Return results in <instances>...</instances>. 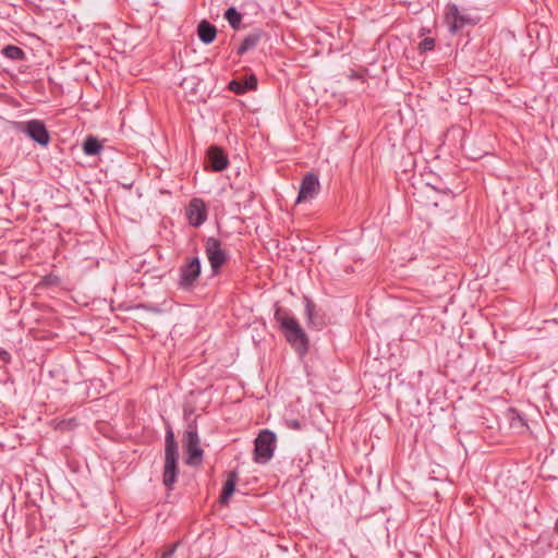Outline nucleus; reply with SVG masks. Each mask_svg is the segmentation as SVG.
<instances>
[{
	"mask_svg": "<svg viewBox=\"0 0 558 558\" xmlns=\"http://www.w3.org/2000/svg\"><path fill=\"white\" fill-rule=\"evenodd\" d=\"M229 89L238 95H242L246 93L245 88L243 87V82H240L238 80H232L229 83Z\"/></svg>",
	"mask_w": 558,
	"mask_h": 558,
	"instance_id": "obj_21",
	"label": "nucleus"
},
{
	"mask_svg": "<svg viewBox=\"0 0 558 558\" xmlns=\"http://www.w3.org/2000/svg\"><path fill=\"white\" fill-rule=\"evenodd\" d=\"M2 447V445L0 444V448Z\"/></svg>",
	"mask_w": 558,
	"mask_h": 558,
	"instance_id": "obj_27",
	"label": "nucleus"
},
{
	"mask_svg": "<svg viewBox=\"0 0 558 558\" xmlns=\"http://www.w3.org/2000/svg\"><path fill=\"white\" fill-rule=\"evenodd\" d=\"M2 54L14 61H22L26 59V53L24 50L17 46L14 45H8L2 49Z\"/></svg>",
	"mask_w": 558,
	"mask_h": 558,
	"instance_id": "obj_17",
	"label": "nucleus"
},
{
	"mask_svg": "<svg viewBox=\"0 0 558 558\" xmlns=\"http://www.w3.org/2000/svg\"><path fill=\"white\" fill-rule=\"evenodd\" d=\"M207 159L213 171L220 172L229 165L228 156L218 146H211L207 150Z\"/></svg>",
	"mask_w": 558,
	"mask_h": 558,
	"instance_id": "obj_11",
	"label": "nucleus"
},
{
	"mask_svg": "<svg viewBox=\"0 0 558 558\" xmlns=\"http://www.w3.org/2000/svg\"><path fill=\"white\" fill-rule=\"evenodd\" d=\"M177 549V544H173L169 549L163 551L160 556V558H172L174 551Z\"/></svg>",
	"mask_w": 558,
	"mask_h": 558,
	"instance_id": "obj_24",
	"label": "nucleus"
},
{
	"mask_svg": "<svg viewBox=\"0 0 558 558\" xmlns=\"http://www.w3.org/2000/svg\"><path fill=\"white\" fill-rule=\"evenodd\" d=\"M178 459V444L175 441L172 429L169 428L166 433L165 465L162 474V483L169 489L172 488L173 484L177 481V476L179 473Z\"/></svg>",
	"mask_w": 558,
	"mask_h": 558,
	"instance_id": "obj_2",
	"label": "nucleus"
},
{
	"mask_svg": "<svg viewBox=\"0 0 558 558\" xmlns=\"http://www.w3.org/2000/svg\"><path fill=\"white\" fill-rule=\"evenodd\" d=\"M434 47H435V39L432 37H426L418 44V50L421 53L432 51L434 49Z\"/></svg>",
	"mask_w": 558,
	"mask_h": 558,
	"instance_id": "obj_20",
	"label": "nucleus"
},
{
	"mask_svg": "<svg viewBox=\"0 0 558 558\" xmlns=\"http://www.w3.org/2000/svg\"><path fill=\"white\" fill-rule=\"evenodd\" d=\"M286 425L290 429H294V430H300L302 428V425H301L300 421H298V420H288L286 422Z\"/></svg>",
	"mask_w": 558,
	"mask_h": 558,
	"instance_id": "obj_23",
	"label": "nucleus"
},
{
	"mask_svg": "<svg viewBox=\"0 0 558 558\" xmlns=\"http://www.w3.org/2000/svg\"><path fill=\"white\" fill-rule=\"evenodd\" d=\"M104 146L101 142L94 137L88 136L83 143V151L87 156H96L102 150Z\"/></svg>",
	"mask_w": 558,
	"mask_h": 558,
	"instance_id": "obj_16",
	"label": "nucleus"
},
{
	"mask_svg": "<svg viewBox=\"0 0 558 558\" xmlns=\"http://www.w3.org/2000/svg\"><path fill=\"white\" fill-rule=\"evenodd\" d=\"M197 35L202 43L209 45L215 40L217 36V29L215 25L206 20H203L197 25Z\"/></svg>",
	"mask_w": 558,
	"mask_h": 558,
	"instance_id": "obj_12",
	"label": "nucleus"
},
{
	"mask_svg": "<svg viewBox=\"0 0 558 558\" xmlns=\"http://www.w3.org/2000/svg\"><path fill=\"white\" fill-rule=\"evenodd\" d=\"M243 87L245 88L246 92L254 90L257 87L256 76L252 74L248 77H246L245 81L243 82Z\"/></svg>",
	"mask_w": 558,
	"mask_h": 558,
	"instance_id": "obj_22",
	"label": "nucleus"
},
{
	"mask_svg": "<svg viewBox=\"0 0 558 558\" xmlns=\"http://www.w3.org/2000/svg\"><path fill=\"white\" fill-rule=\"evenodd\" d=\"M263 32L260 29H255L251 34L244 37L241 45L236 49V53L242 56L246 53L248 50L255 48L262 39Z\"/></svg>",
	"mask_w": 558,
	"mask_h": 558,
	"instance_id": "obj_13",
	"label": "nucleus"
},
{
	"mask_svg": "<svg viewBox=\"0 0 558 558\" xmlns=\"http://www.w3.org/2000/svg\"><path fill=\"white\" fill-rule=\"evenodd\" d=\"M276 448V434L269 429L262 430L255 439L254 461L259 464L267 463L274 456Z\"/></svg>",
	"mask_w": 558,
	"mask_h": 558,
	"instance_id": "obj_6",
	"label": "nucleus"
},
{
	"mask_svg": "<svg viewBox=\"0 0 558 558\" xmlns=\"http://www.w3.org/2000/svg\"><path fill=\"white\" fill-rule=\"evenodd\" d=\"M205 254L210 264L213 275H219L221 267L229 259V254L222 247L221 241L214 236L207 238L205 241Z\"/></svg>",
	"mask_w": 558,
	"mask_h": 558,
	"instance_id": "obj_5",
	"label": "nucleus"
},
{
	"mask_svg": "<svg viewBox=\"0 0 558 558\" xmlns=\"http://www.w3.org/2000/svg\"><path fill=\"white\" fill-rule=\"evenodd\" d=\"M0 359L4 363H10L11 354L8 351H5V350H1L0 351Z\"/></svg>",
	"mask_w": 558,
	"mask_h": 558,
	"instance_id": "obj_25",
	"label": "nucleus"
},
{
	"mask_svg": "<svg viewBox=\"0 0 558 558\" xmlns=\"http://www.w3.org/2000/svg\"><path fill=\"white\" fill-rule=\"evenodd\" d=\"M304 303H305V316H306L307 325L316 327V328H320L324 325V323L317 316L315 303L307 296L304 298Z\"/></svg>",
	"mask_w": 558,
	"mask_h": 558,
	"instance_id": "obj_15",
	"label": "nucleus"
},
{
	"mask_svg": "<svg viewBox=\"0 0 558 558\" xmlns=\"http://www.w3.org/2000/svg\"><path fill=\"white\" fill-rule=\"evenodd\" d=\"M446 22L452 33L460 31L465 24H470L471 20L462 15L456 4H449L446 12Z\"/></svg>",
	"mask_w": 558,
	"mask_h": 558,
	"instance_id": "obj_10",
	"label": "nucleus"
},
{
	"mask_svg": "<svg viewBox=\"0 0 558 558\" xmlns=\"http://www.w3.org/2000/svg\"><path fill=\"white\" fill-rule=\"evenodd\" d=\"M13 128L16 132L25 134L28 138L43 147L50 144L51 137L41 120L15 121Z\"/></svg>",
	"mask_w": 558,
	"mask_h": 558,
	"instance_id": "obj_3",
	"label": "nucleus"
},
{
	"mask_svg": "<svg viewBox=\"0 0 558 558\" xmlns=\"http://www.w3.org/2000/svg\"><path fill=\"white\" fill-rule=\"evenodd\" d=\"M202 264L199 257L187 258L179 269V288L191 291L201 276Z\"/></svg>",
	"mask_w": 558,
	"mask_h": 558,
	"instance_id": "obj_7",
	"label": "nucleus"
},
{
	"mask_svg": "<svg viewBox=\"0 0 558 558\" xmlns=\"http://www.w3.org/2000/svg\"><path fill=\"white\" fill-rule=\"evenodd\" d=\"M93 558H97V557H93Z\"/></svg>",
	"mask_w": 558,
	"mask_h": 558,
	"instance_id": "obj_28",
	"label": "nucleus"
},
{
	"mask_svg": "<svg viewBox=\"0 0 558 558\" xmlns=\"http://www.w3.org/2000/svg\"><path fill=\"white\" fill-rule=\"evenodd\" d=\"M223 16L234 31L240 29L242 14L234 7L227 9Z\"/></svg>",
	"mask_w": 558,
	"mask_h": 558,
	"instance_id": "obj_18",
	"label": "nucleus"
},
{
	"mask_svg": "<svg viewBox=\"0 0 558 558\" xmlns=\"http://www.w3.org/2000/svg\"><path fill=\"white\" fill-rule=\"evenodd\" d=\"M320 187L318 177L313 172H307L301 182L298 203L314 198Z\"/></svg>",
	"mask_w": 558,
	"mask_h": 558,
	"instance_id": "obj_8",
	"label": "nucleus"
},
{
	"mask_svg": "<svg viewBox=\"0 0 558 558\" xmlns=\"http://www.w3.org/2000/svg\"><path fill=\"white\" fill-rule=\"evenodd\" d=\"M186 218L193 227L202 226L207 219L206 205L201 198H193L186 208Z\"/></svg>",
	"mask_w": 558,
	"mask_h": 558,
	"instance_id": "obj_9",
	"label": "nucleus"
},
{
	"mask_svg": "<svg viewBox=\"0 0 558 558\" xmlns=\"http://www.w3.org/2000/svg\"><path fill=\"white\" fill-rule=\"evenodd\" d=\"M555 530L558 533V519L556 520Z\"/></svg>",
	"mask_w": 558,
	"mask_h": 558,
	"instance_id": "obj_26",
	"label": "nucleus"
},
{
	"mask_svg": "<svg viewBox=\"0 0 558 558\" xmlns=\"http://www.w3.org/2000/svg\"><path fill=\"white\" fill-rule=\"evenodd\" d=\"M509 420L510 426L519 432H523L525 428H527L525 418L517 410L511 409L509 411Z\"/></svg>",
	"mask_w": 558,
	"mask_h": 558,
	"instance_id": "obj_19",
	"label": "nucleus"
},
{
	"mask_svg": "<svg viewBox=\"0 0 558 558\" xmlns=\"http://www.w3.org/2000/svg\"><path fill=\"white\" fill-rule=\"evenodd\" d=\"M182 445L187 454L186 463L190 465L199 464L202 462L204 451L201 447L196 423L187 425L182 437Z\"/></svg>",
	"mask_w": 558,
	"mask_h": 558,
	"instance_id": "obj_4",
	"label": "nucleus"
},
{
	"mask_svg": "<svg viewBox=\"0 0 558 558\" xmlns=\"http://www.w3.org/2000/svg\"><path fill=\"white\" fill-rule=\"evenodd\" d=\"M238 480H239V476L235 471H230L228 473V478L223 484L222 493L220 495V502L222 505H227L230 497L233 495Z\"/></svg>",
	"mask_w": 558,
	"mask_h": 558,
	"instance_id": "obj_14",
	"label": "nucleus"
},
{
	"mask_svg": "<svg viewBox=\"0 0 558 558\" xmlns=\"http://www.w3.org/2000/svg\"><path fill=\"white\" fill-rule=\"evenodd\" d=\"M275 319L280 325L287 341L300 354L304 355L308 351L310 341L300 326L298 319L290 315L289 312L282 307H277L275 311Z\"/></svg>",
	"mask_w": 558,
	"mask_h": 558,
	"instance_id": "obj_1",
	"label": "nucleus"
}]
</instances>
